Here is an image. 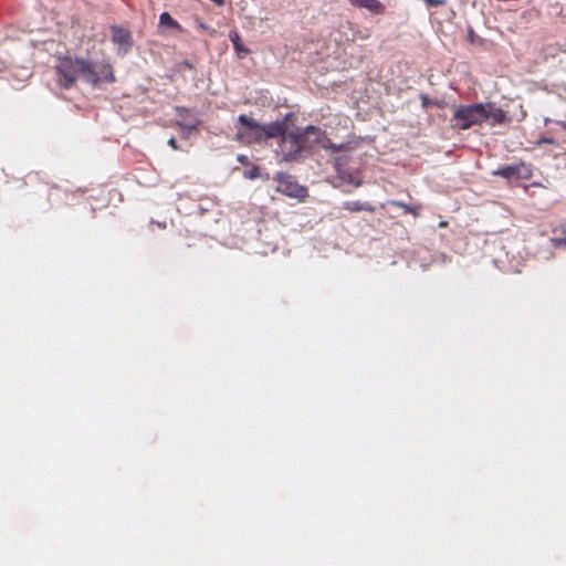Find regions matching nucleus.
Wrapping results in <instances>:
<instances>
[{"label": "nucleus", "mask_w": 566, "mask_h": 566, "mask_svg": "<svg viewBox=\"0 0 566 566\" xmlns=\"http://www.w3.org/2000/svg\"><path fill=\"white\" fill-rule=\"evenodd\" d=\"M176 109H177L178 115L182 119L181 122H178L179 126L185 127L190 130L197 128L199 122L195 117L188 116L190 114V112L187 108L177 107Z\"/></svg>", "instance_id": "9"}, {"label": "nucleus", "mask_w": 566, "mask_h": 566, "mask_svg": "<svg viewBox=\"0 0 566 566\" xmlns=\"http://www.w3.org/2000/svg\"><path fill=\"white\" fill-rule=\"evenodd\" d=\"M339 178L343 179L344 181H347V182H350V184H354L355 187H359L361 185L360 181H357V182H354V179L352 177V175L347 171H344L342 174H338Z\"/></svg>", "instance_id": "18"}, {"label": "nucleus", "mask_w": 566, "mask_h": 566, "mask_svg": "<svg viewBox=\"0 0 566 566\" xmlns=\"http://www.w3.org/2000/svg\"><path fill=\"white\" fill-rule=\"evenodd\" d=\"M286 129L287 126L284 120L260 124L254 118L241 114L235 123L234 139L245 146L261 144L282 136Z\"/></svg>", "instance_id": "3"}, {"label": "nucleus", "mask_w": 566, "mask_h": 566, "mask_svg": "<svg viewBox=\"0 0 566 566\" xmlns=\"http://www.w3.org/2000/svg\"><path fill=\"white\" fill-rule=\"evenodd\" d=\"M168 145L174 149V150H177L178 149V145H177V140L175 137H171L169 140H168Z\"/></svg>", "instance_id": "22"}, {"label": "nucleus", "mask_w": 566, "mask_h": 566, "mask_svg": "<svg viewBox=\"0 0 566 566\" xmlns=\"http://www.w3.org/2000/svg\"><path fill=\"white\" fill-rule=\"evenodd\" d=\"M347 161V158L346 157H336L334 159V168L335 170L337 171V174H342L344 172L345 170L343 169V167L345 166Z\"/></svg>", "instance_id": "16"}, {"label": "nucleus", "mask_w": 566, "mask_h": 566, "mask_svg": "<svg viewBox=\"0 0 566 566\" xmlns=\"http://www.w3.org/2000/svg\"><path fill=\"white\" fill-rule=\"evenodd\" d=\"M295 133L303 148V151L312 150L315 146L323 144L326 139V133L319 127L313 125H308L304 129L297 130Z\"/></svg>", "instance_id": "6"}, {"label": "nucleus", "mask_w": 566, "mask_h": 566, "mask_svg": "<svg viewBox=\"0 0 566 566\" xmlns=\"http://www.w3.org/2000/svg\"><path fill=\"white\" fill-rule=\"evenodd\" d=\"M112 42L118 46V54H126L133 46L132 32L119 25H112Z\"/></svg>", "instance_id": "8"}, {"label": "nucleus", "mask_w": 566, "mask_h": 566, "mask_svg": "<svg viewBox=\"0 0 566 566\" xmlns=\"http://www.w3.org/2000/svg\"><path fill=\"white\" fill-rule=\"evenodd\" d=\"M365 1L366 0H348V2L352 6L357 7V8H361V9H364Z\"/></svg>", "instance_id": "21"}, {"label": "nucleus", "mask_w": 566, "mask_h": 566, "mask_svg": "<svg viewBox=\"0 0 566 566\" xmlns=\"http://www.w3.org/2000/svg\"><path fill=\"white\" fill-rule=\"evenodd\" d=\"M321 146L323 148L327 149V150H331L332 153H339V151H343V150H350L353 148L350 143L334 144L327 137H326L325 142L323 144H321Z\"/></svg>", "instance_id": "12"}, {"label": "nucleus", "mask_w": 566, "mask_h": 566, "mask_svg": "<svg viewBox=\"0 0 566 566\" xmlns=\"http://www.w3.org/2000/svg\"><path fill=\"white\" fill-rule=\"evenodd\" d=\"M430 104V101L427 96H422V105L427 107Z\"/></svg>", "instance_id": "23"}, {"label": "nucleus", "mask_w": 566, "mask_h": 566, "mask_svg": "<svg viewBox=\"0 0 566 566\" xmlns=\"http://www.w3.org/2000/svg\"><path fill=\"white\" fill-rule=\"evenodd\" d=\"M343 208L350 212H359V211L374 212L375 211L374 206H371L367 202L358 201V200L345 201L343 203Z\"/></svg>", "instance_id": "10"}, {"label": "nucleus", "mask_w": 566, "mask_h": 566, "mask_svg": "<svg viewBox=\"0 0 566 566\" xmlns=\"http://www.w3.org/2000/svg\"><path fill=\"white\" fill-rule=\"evenodd\" d=\"M542 143L553 144V143H554V140H553L552 138H544V139L542 140Z\"/></svg>", "instance_id": "25"}, {"label": "nucleus", "mask_w": 566, "mask_h": 566, "mask_svg": "<svg viewBox=\"0 0 566 566\" xmlns=\"http://www.w3.org/2000/svg\"><path fill=\"white\" fill-rule=\"evenodd\" d=\"M492 119V125L509 122L506 113L493 103H474L454 107L450 125L453 129L467 130Z\"/></svg>", "instance_id": "2"}, {"label": "nucleus", "mask_w": 566, "mask_h": 566, "mask_svg": "<svg viewBox=\"0 0 566 566\" xmlns=\"http://www.w3.org/2000/svg\"><path fill=\"white\" fill-rule=\"evenodd\" d=\"M493 176H500L507 180H530L533 177L531 165L518 161L514 165L501 167L492 172Z\"/></svg>", "instance_id": "5"}, {"label": "nucleus", "mask_w": 566, "mask_h": 566, "mask_svg": "<svg viewBox=\"0 0 566 566\" xmlns=\"http://www.w3.org/2000/svg\"><path fill=\"white\" fill-rule=\"evenodd\" d=\"M389 205L394 206V207L401 208L405 213L412 214L413 217H419L420 216V208L419 207H413V206H410V205L405 203V202L399 201V200H390Z\"/></svg>", "instance_id": "13"}, {"label": "nucleus", "mask_w": 566, "mask_h": 566, "mask_svg": "<svg viewBox=\"0 0 566 566\" xmlns=\"http://www.w3.org/2000/svg\"><path fill=\"white\" fill-rule=\"evenodd\" d=\"M277 138H281L280 147L283 160L292 161L300 157V155L303 151V148L296 136V133L291 132L286 134L285 130L284 134L282 136H279Z\"/></svg>", "instance_id": "7"}, {"label": "nucleus", "mask_w": 566, "mask_h": 566, "mask_svg": "<svg viewBox=\"0 0 566 566\" xmlns=\"http://www.w3.org/2000/svg\"><path fill=\"white\" fill-rule=\"evenodd\" d=\"M554 235L553 237H566V228H556L553 230Z\"/></svg>", "instance_id": "20"}, {"label": "nucleus", "mask_w": 566, "mask_h": 566, "mask_svg": "<svg viewBox=\"0 0 566 566\" xmlns=\"http://www.w3.org/2000/svg\"><path fill=\"white\" fill-rule=\"evenodd\" d=\"M364 9L370 11L374 14H382L386 8L379 0H366Z\"/></svg>", "instance_id": "14"}, {"label": "nucleus", "mask_w": 566, "mask_h": 566, "mask_svg": "<svg viewBox=\"0 0 566 566\" xmlns=\"http://www.w3.org/2000/svg\"><path fill=\"white\" fill-rule=\"evenodd\" d=\"M54 72L56 84L64 90L73 87L78 76L93 85L115 82L113 66L105 61L92 62L82 57L64 56L59 59Z\"/></svg>", "instance_id": "1"}, {"label": "nucleus", "mask_w": 566, "mask_h": 566, "mask_svg": "<svg viewBox=\"0 0 566 566\" xmlns=\"http://www.w3.org/2000/svg\"><path fill=\"white\" fill-rule=\"evenodd\" d=\"M429 7H441L446 4V0H423Z\"/></svg>", "instance_id": "19"}, {"label": "nucleus", "mask_w": 566, "mask_h": 566, "mask_svg": "<svg viewBox=\"0 0 566 566\" xmlns=\"http://www.w3.org/2000/svg\"><path fill=\"white\" fill-rule=\"evenodd\" d=\"M244 159H245V157H244V156H240V157H239V160H240V161H243Z\"/></svg>", "instance_id": "26"}, {"label": "nucleus", "mask_w": 566, "mask_h": 566, "mask_svg": "<svg viewBox=\"0 0 566 566\" xmlns=\"http://www.w3.org/2000/svg\"><path fill=\"white\" fill-rule=\"evenodd\" d=\"M274 180L277 182L275 190L284 196L298 200H303L307 196V189L298 185L290 174L277 172Z\"/></svg>", "instance_id": "4"}, {"label": "nucleus", "mask_w": 566, "mask_h": 566, "mask_svg": "<svg viewBox=\"0 0 566 566\" xmlns=\"http://www.w3.org/2000/svg\"><path fill=\"white\" fill-rule=\"evenodd\" d=\"M211 2L216 3L217 6H223L224 0H210Z\"/></svg>", "instance_id": "24"}, {"label": "nucleus", "mask_w": 566, "mask_h": 566, "mask_svg": "<svg viewBox=\"0 0 566 566\" xmlns=\"http://www.w3.org/2000/svg\"><path fill=\"white\" fill-rule=\"evenodd\" d=\"M551 242L553 247L559 248L565 247L566 248V237H552Z\"/></svg>", "instance_id": "17"}, {"label": "nucleus", "mask_w": 566, "mask_h": 566, "mask_svg": "<svg viewBox=\"0 0 566 566\" xmlns=\"http://www.w3.org/2000/svg\"><path fill=\"white\" fill-rule=\"evenodd\" d=\"M229 38L239 57H243L249 53V50L242 44L241 36L238 32L231 31Z\"/></svg>", "instance_id": "11"}, {"label": "nucleus", "mask_w": 566, "mask_h": 566, "mask_svg": "<svg viewBox=\"0 0 566 566\" xmlns=\"http://www.w3.org/2000/svg\"><path fill=\"white\" fill-rule=\"evenodd\" d=\"M159 22H160V24L169 27V28H179L178 22L176 20H174L168 12H163L160 14Z\"/></svg>", "instance_id": "15"}]
</instances>
